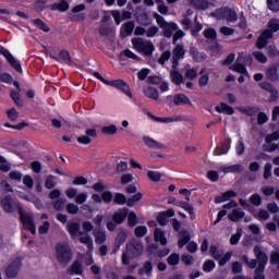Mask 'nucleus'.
I'll return each mask as SVG.
<instances>
[{
  "label": "nucleus",
  "instance_id": "nucleus-16",
  "mask_svg": "<svg viewBox=\"0 0 279 279\" xmlns=\"http://www.w3.org/2000/svg\"><path fill=\"white\" fill-rule=\"evenodd\" d=\"M125 219H128V208H122L116 211L112 216V221L118 226H121Z\"/></svg>",
  "mask_w": 279,
  "mask_h": 279
},
{
  "label": "nucleus",
  "instance_id": "nucleus-44",
  "mask_svg": "<svg viewBox=\"0 0 279 279\" xmlns=\"http://www.w3.org/2000/svg\"><path fill=\"white\" fill-rule=\"evenodd\" d=\"M71 274H76L77 276L84 272V268L80 262H74L70 268Z\"/></svg>",
  "mask_w": 279,
  "mask_h": 279
},
{
  "label": "nucleus",
  "instance_id": "nucleus-1",
  "mask_svg": "<svg viewBox=\"0 0 279 279\" xmlns=\"http://www.w3.org/2000/svg\"><path fill=\"white\" fill-rule=\"evenodd\" d=\"M78 222H68L66 230L71 236V239H78L80 243L86 245L89 252H93V238L84 231H80Z\"/></svg>",
  "mask_w": 279,
  "mask_h": 279
},
{
  "label": "nucleus",
  "instance_id": "nucleus-39",
  "mask_svg": "<svg viewBox=\"0 0 279 279\" xmlns=\"http://www.w3.org/2000/svg\"><path fill=\"white\" fill-rule=\"evenodd\" d=\"M259 86L263 88V90H267V93H271L274 97H278V89L271 85V83L268 82H262L259 83Z\"/></svg>",
  "mask_w": 279,
  "mask_h": 279
},
{
  "label": "nucleus",
  "instance_id": "nucleus-46",
  "mask_svg": "<svg viewBox=\"0 0 279 279\" xmlns=\"http://www.w3.org/2000/svg\"><path fill=\"white\" fill-rule=\"evenodd\" d=\"M267 29L271 31V33L279 32V20L278 19H271L269 20L267 24Z\"/></svg>",
  "mask_w": 279,
  "mask_h": 279
},
{
  "label": "nucleus",
  "instance_id": "nucleus-17",
  "mask_svg": "<svg viewBox=\"0 0 279 279\" xmlns=\"http://www.w3.org/2000/svg\"><path fill=\"white\" fill-rule=\"evenodd\" d=\"M243 62V53L239 54L236 62L230 68L231 71H235L236 73H242L243 75H247V69H245V64Z\"/></svg>",
  "mask_w": 279,
  "mask_h": 279
},
{
  "label": "nucleus",
  "instance_id": "nucleus-59",
  "mask_svg": "<svg viewBox=\"0 0 279 279\" xmlns=\"http://www.w3.org/2000/svg\"><path fill=\"white\" fill-rule=\"evenodd\" d=\"M186 80H197V70L195 69H187L185 71Z\"/></svg>",
  "mask_w": 279,
  "mask_h": 279
},
{
  "label": "nucleus",
  "instance_id": "nucleus-45",
  "mask_svg": "<svg viewBox=\"0 0 279 279\" xmlns=\"http://www.w3.org/2000/svg\"><path fill=\"white\" fill-rule=\"evenodd\" d=\"M192 5L197 10H207L208 0H192Z\"/></svg>",
  "mask_w": 279,
  "mask_h": 279
},
{
  "label": "nucleus",
  "instance_id": "nucleus-10",
  "mask_svg": "<svg viewBox=\"0 0 279 279\" xmlns=\"http://www.w3.org/2000/svg\"><path fill=\"white\" fill-rule=\"evenodd\" d=\"M0 56H3L5 60L9 62V64L12 66V69L17 71V73H23L21 61L16 60V58H14V56H12V53L8 51V49L0 47Z\"/></svg>",
  "mask_w": 279,
  "mask_h": 279
},
{
  "label": "nucleus",
  "instance_id": "nucleus-12",
  "mask_svg": "<svg viewBox=\"0 0 279 279\" xmlns=\"http://www.w3.org/2000/svg\"><path fill=\"white\" fill-rule=\"evenodd\" d=\"M107 86H112L113 88H118V90H121L128 97L132 98V90L130 89V85L125 83L123 80H114V81H109V84Z\"/></svg>",
  "mask_w": 279,
  "mask_h": 279
},
{
  "label": "nucleus",
  "instance_id": "nucleus-54",
  "mask_svg": "<svg viewBox=\"0 0 279 279\" xmlns=\"http://www.w3.org/2000/svg\"><path fill=\"white\" fill-rule=\"evenodd\" d=\"M66 210L69 215H77L80 213V207L73 203L66 205Z\"/></svg>",
  "mask_w": 279,
  "mask_h": 279
},
{
  "label": "nucleus",
  "instance_id": "nucleus-52",
  "mask_svg": "<svg viewBox=\"0 0 279 279\" xmlns=\"http://www.w3.org/2000/svg\"><path fill=\"white\" fill-rule=\"evenodd\" d=\"M59 58L66 62V64H72L73 60H71V54L66 50H62L59 52Z\"/></svg>",
  "mask_w": 279,
  "mask_h": 279
},
{
  "label": "nucleus",
  "instance_id": "nucleus-42",
  "mask_svg": "<svg viewBox=\"0 0 279 279\" xmlns=\"http://www.w3.org/2000/svg\"><path fill=\"white\" fill-rule=\"evenodd\" d=\"M141 199H143V193L137 192L135 195L128 198L126 206H129V208H132L136 205L137 202H141Z\"/></svg>",
  "mask_w": 279,
  "mask_h": 279
},
{
  "label": "nucleus",
  "instance_id": "nucleus-64",
  "mask_svg": "<svg viewBox=\"0 0 279 279\" xmlns=\"http://www.w3.org/2000/svg\"><path fill=\"white\" fill-rule=\"evenodd\" d=\"M23 184L26 185V189H34V179L31 175H25L23 178Z\"/></svg>",
  "mask_w": 279,
  "mask_h": 279
},
{
  "label": "nucleus",
  "instance_id": "nucleus-7",
  "mask_svg": "<svg viewBox=\"0 0 279 279\" xmlns=\"http://www.w3.org/2000/svg\"><path fill=\"white\" fill-rule=\"evenodd\" d=\"M0 204L4 213L9 214L14 213L15 210H19V213H21V208H23L21 207V204L12 198V196L10 195L0 196Z\"/></svg>",
  "mask_w": 279,
  "mask_h": 279
},
{
  "label": "nucleus",
  "instance_id": "nucleus-56",
  "mask_svg": "<svg viewBox=\"0 0 279 279\" xmlns=\"http://www.w3.org/2000/svg\"><path fill=\"white\" fill-rule=\"evenodd\" d=\"M135 236H138L140 239L145 236V234H147V227L145 226H138L137 228H135Z\"/></svg>",
  "mask_w": 279,
  "mask_h": 279
},
{
  "label": "nucleus",
  "instance_id": "nucleus-60",
  "mask_svg": "<svg viewBox=\"0 0 279 279\" xmlns=\"http://www.w3.org/2000/svg\"><path fill=\"white\" fill-rule=\"evenodd\" d=\"M157 221H158L159 226H167V223H169V219L167 218V216L165 215L163 211H161L157 216Z\"/></svg>",
  "mask_w": 279,
  "mask_h": 279
},
{
  "label": "nucleus",
  "instance_id": "nucleus-4",
  "mask_svg": "<svg viewBox=\"0 0 279 279\" xmlns=\"http://www.w3.org/2000/svg\"><path fill=\"white\" fill-rule=\"evenodd\" d=\"M57 262L59 265H69L73 260V251L66 243H59L56 246Z\"/></svg>",
  "mask_w": 279,
  "mask_h": 279
},
{
  "label": "nucleus",
  "instance_id": "nucleus-32",
  "mask_svg": "<svg viewBox=\"0 0 279 279\" xmlns=\"http://www.w3.org/2000/svg\"><path fill=\"white\" fill-rule=\"evenodd\" d=\"M184 56H186V50H184V46L177 45L172 50V58L183 60Z\"/></svg>",
  "mask_w": 279,
  "mask_h": 279
},
{
  "label": "nucleus",
  "instance_id": "nucleus-49",
  "mask_svg": "<svg viewBox=\"0 0 279 279\" xmlns=\"http://www.w3.org/2000/svg\"><path fill=\"white\" fill-rule=\"evenodd\" d=\"M147 178H149L153 182H160V179L162 178V174L158 171L149 170L147 172Z\"/></svg>",
  "mask_w": 279,
  "mask_h": 279
},
{
  "label": "nucleus",
  "instance_id": "nucleus-62",
  "mask_svg": "<svg viewBox=\"0 0 279 279\" xmlns=\"http://www.w3.org/2000/svg\"><path fill=\"white\" fill-rule=\"evenodd\" d=\"M271 163H266L264 166V180H269V178H271Z\"/></svg>",
  "mask_w": 279,
  "mask_h": 279
},
{
  "label": "nucleus",
  "instance_id": "nucleus-36",
  "mask_svg": "<svg viewBox=\"0 0 279 279\" xmlns=\"http://www.w3.org/2000/svg\"><path fill=\"white\" fill-rule=\"evenodd\" d=\"M58 178L53 174H49L46 177L45 180V186L46 189H48L49 191H51V189H56V186L58 185Z\"/></svg>",
  "mask_w": 279,
  "mask_h": 279
},
{
  "label": "nucleus",
  "instance_id": "nucleus-28",
  "mask_svg": "<svg viewBox=\"0 0 279 279\" xmlns=\"http://www.w3.org/2000/svg\"><path fill=\"white\" fill-rule=\"evenodd\" d=\"M243 217H245V211L240 208L233 209L232 213L228 215V219L235 222L243 219Z\"/></svg>",
  "mask_w": 279,
  "mask_h": 279
},
{
  "label": "nucleus",
  "instance_id": "nucleus-21",
  "mask_svg": "<svg viewBox=\"0 0 279 279\" xmlns=\"http://www.w3.org/2000/svg\"><path fill=\"white\" fill-rule=\"evenodd\" d=\"M126 239H128V232H125V230H120L116 238V246L113 248L114 253L119 252V250L121 248V245L125 243Z\"/></svg>",
  "mask_w": 279,
  "mask_h": 279
},
{
  "label": "nucleus",
  "instance_id": "nucleus-61",
  "mask_svg": "<svg viewBox=\"0 0 279 279\" xmlns=\"http://www.w3.org/2000/svg\"><path fill=\"white\" fill-rule=\"evenodd\" d=\"M46 7H47V1H45V0H37L35 2L36 12H43Z\"/></svg>",
  "mask_w": 279,
  "mask_h": 279
},
{
  "label": "nucleus",
  "instance_id": "nucleus-38",
  "mask_svg": "<svg viewBox=\"0 0 279 279\" xmlns=\"http://www.w3.org/2000/svg\"><path fill=\"white\" fill-rule=\"evenodd\" d=\"M238 110L247 117H254L258 113V107H240Z\"/></svg>",
  "mask_w": 279,
  "mask_h": 279
},
{
  "label": "nucleus",
  "instance_id": "nucleus-2",
  "mask_svg": "<svg viewBox=\"0 0 279 279\" xmlns=\"http://www.w3.org/2000/svg\"><path fill=\"white\" fill-rule=\"evenodd\" d=\"M143 243L133 240L126 244L125 252L122 253V265H130L134 258H138L143 254Z\"/></svg>",
  "mask_w": 279,
  "mask_h": 279
},
{
  "label": "nucleus",
  "instance_id": "nucleus-3",
  "mask_svg": "<svg viewBox=\"0 0 279 279\" xmlns=\"http://www.w3.org/2000/svg\"><path fill=\"white\" fill-rule=\"evenodd\" d=\"M153 16L156 20L157 25L162 29L165 38H171L173 37V34L178 32V24H175V22H167V20L158 13H154Z\"/></svg>",
  "mask_w": 279,
  "mask_h": 279
},
{
  "label": "nucleus",
  "instance_id": "nucleus-40",
  "mask_svg": "<svg viewBox=\"0 0 279 279\" xmlns=\"http://www.w3.org/2000/svg\"><path fill=\"white\" fill-rule=\"evenodd\" d=\"M155 241H157L161 245H167V238L165 236V231L158 228L155 229Z\"/></svg>",
  "mask_w": 279,
  "mask_h": 279
},
{
  "label": "nucleus",
  "instance_id": "nucleus-41",
  "mask_svg": "<svg viewBox=\"0 0 279 279\" xmlns=\"http://www.w3.org/2000/svg\"><path fill=\"white\" fill-rule=\"evenodd\" d=\"M151 269H154V266H151V262H145L143 267L138 270V276H151Z\"/></svg>",
  "mask_w": 279,
  "mask_h": 279
},
{
  "label": "nucleus",
  "instance_id": "nucleus-53",
  "mask_svg": "<svg viewBox=\"0 0 279 279\" xmlns=\"http://www.w3.org/2000/svg\"><path fill=\"white\" fill-rule=\"evenodd\" d=\"M267 7L271 12H279V0H267Z\"/></svg>",
  "mask_w": 279,
  "mask_h": 279
},
{
  "label": "nucleus",
  "instance_id": "nucleus-11",
  "mask_svg": "<svg viewBox=\"0 0 279 279\" xmlns=\"http://www.w3.org/2000/svg\"><path fill=\"white\" fill-rule=\"evenodd\" d=\"M22 266L23 263L21 262L20 257L13 259L5 269V276L8 278H16V276H19V272L21 271Z\"/></svg>",
  "mask_w": 279,
  "mask_h": 279
},
{
  "label": "nucleus",
  "instance_id": "nucleus-55",
  "mask_svg": "<svg viewBox=\"0 0 279 279\" xmlns=\"http://www.w3.org/2000/svg\"><path fill=\"white\" fill-rule=\"evenodd\" d=\"M213 269H215V262L214 260L209 259V260L204 263L203 271H206L207 274H210V271H213Z\"/></svg>",
  "mask_w": 279,
  "mask_h": 279
},
{
  "label": "nucleus",
  "instance_id": "nucleus-19",
  "mask_svg": "<svg viewBox=\"0 0 279 279\" xmlns=\"http://www.w3.org/2000/svg\"><path fill=\"white\" fill-rule=\"evenodd\" d=\"M143 142L145 143L146 147H150V149H165V144H161L149 136H143Z\"/></svg>",
  "mask_w": 279,
  "mask_h": 279
},
{
  "label": "nucleus",
  "instance_id": "nucleus-58",
  "mask_svg": "<svg viewBox=\"0 0 279 279\" xmlns=\"http://www.w3.org/2000/svg\"><path fill=\"white\" fill-rule=\"evenodd\" d=\"M64 204H66L65 198H58L54 203L53 206L57 210H64Z\"/></svg>",
  "mask_w": 279,
  "mask_h": 279
},
{
  "label": "nucleus",
  "instance_id": "nucleus-24",
  "mask_svg": "<svg viewBox=\"0 0 279 279\" xmlns=\"http://www.w3.org/2000/svg\"><path fill=\"white\" fill-rule=\"evenodd\" d=\"M170 80L172 84H174L175 86H180V84H184V75L178 72V70H172L170 72Z\"/></svg>",
  "mask_w": 279,
  "mask_h": 279
},
{
  "label": "nucleus",
  "instance_id": "nucleus-20",
  "mask_svg": "<svg viewBox=\"0 0 279 279\" xmlns=\"http://www.w3.org/2000/svg\"><path fill=\"white\" fill-rule=\"evenodd\" d=\"M266 80H268V82H278L279 80L278 65H271L266 70Z\"/></svg>",
  "mask_w": 279,
  "mask_h": 279
},
{
  "label": "nucleus",
  "instance_id": "nucleus-47",
  "mask_svg": "<svg viewBox=\"0 0 279 279\" xmlns=\"http://www.w3.org/2000/svg\"><path fill=\"white\" fill-rule=\"evenodd\" d=\"M168 265H171L172 267L175 265H180V254L178 253H172L168 259H167Z\"/></svg>",
  "mask_w": 279,
  "mask_h": 279
},
{
  "label": "nucleus",
  "instance_id": "nucleus-63",
  "mask_svg": "<svg viewBox=\"0 0 279 279\" xmlns=\"http://www.w3.org/2000/svg\"><path fill=\"white\" fill-rule=\"evenodd\" d=\"M7 114L10 121H16V119H19V111H16L15 108H12L11 110L7 111Z\"/></svg>",
  "mask_w": 279,
  "mask_h": 279
},
{
  "label": "nucleus",
  "instance_id": "nucleus-14",
  "mask_svg": "<svg viewBox=\"0 0 279 279\" xmlns=\"http://www.w3.org/2000/svg\"><path fill=\"white\" fill-rule=\"evenodd\" d=\"M13 86H15V88H17V92H14V89H12L10 92L11 99L14 101V104H16V106H20V108H23V99H21V90H22L21 84H19V82L14 81Z\"/></svg>",
  "mask_w": 279,
  "mask_h": 279
},
{
  "label": "nucleus",
  "instance_id": "nucleus-33",
  "mask_svg": "<svg viewBox=\"0 0 279 279\" xmlns=\"http://www.w3.org/2000/svg\"><path fill=\"white\" fill-rule=\"evenodd\" d=\"M69 8H70L69 1L60 0V2L53 3L50 9L52 11L66 12Z\"/></svg>",
  "mask_w": 279,
  "mask_h": 279
},
{
  "label": "nucleus",
  "instance_id": "nucleus-29",
  "mask_svg": "<svg viewBox=\"0 0 279 279\" xmlns=\"http://www.w3.org/2000/svg\"><path fill=\"white\" fill-rule=\"evenodd\" d=\"M94 239H95V243H97V245H101L102 243H106V231L101 230V229H96L94 231Z\"/></svg>",
  "mask_w": 279,
  "mask_h": 279
},
{
  "label": "nucleus",
  "instance_id": "nucleus-22",
  "mask_svg": "<svg viewBox=\"0 0 279 279\" xmlns=\"http://www.w3.org/2000/svg\"><path fill=\"white\" fill-rule=\"evenodd\" d=\"M173 101L175 106H193V102H191V99L186 97L184 94H175L173 97Z\"/></svg>",
  "mask_w": 279,
  "mask_h": 279
},
{
  "label": "nucleus",
  "instance_id": "nucleus-30",
  "mask_svg": "<svg viewBox=\"0 0 279 279\" xmlns=\"http://www.w3.org/2000/svg\"><path fill=\"white\" fill-rule=\"evenodd\" d=\"M243 171H245V167H243V165H233L222 168L223 173H243Z\"/></svg>",
  "mask_w": 279,
  "mask_h": 279
},
{
  "label": "nucleus",
  "instance_id": "nucleus-27",
  "mask_svg": "<svg viewBox=\"0 0 279 279\" xmlns=\"http://www.w3.org/2000/svg\"><path fill=\"white\" fill-rule=\"evenodd\" d=\"M216 112L222 113V114H229L232 116L234 114V108L231 106H228L226 102H221L220 106H217L215 108Z\"/></svg>",
  "mask_w": 279,
  "mask_h": 279
},
{
  "label": "nucleus",
  "instance_id": "nucleus-43",
  "mask_svg": "<svg viewBox=\"0 0 279 279\" xmlns=\"http://www.w3.org/2000/svg\"><path fill=\"white\" fill-rule=\"evenodd\" d=\"M113 202L119 206H124V204H128V197L123 193H116Z\"/></svg>",
  "mask_w": 279,
  "mask_h": 279
},
{
  "label": "nucleus",
  "instance_id": "nucleus-37",
  "mask_svg": "<svg viewBox=\"0 0 279 279\" xmlns=\"http://www.w3.org/2000/svg\"><path fill=\"white\" fill-rule=\"evenodd\" d=\"M125 56V58H130L131 60H135L136 62H140V57L136 56V53L132 52V50L126 49L124 51H122L119 56V60H121L122 62L125 61V59H123V57Z\"/></svg>",
  "mask_w": 279,
  "mask_h": 279
},
{
  "label": "nucleus",
  "instance_id": "nucleus-31",
  "mask_svg": "<svg viewBox=\"0 0 279 279\" xmlns=\"http://www.w3.org/2000/svg\"><path fill=\"white\" fill-rule=\"evenodd\" d=\"M230 197H236V192L234 191L225 192L220 196H216L215 202L216 204H221L223 202H228Z\"/></svg>",
  "mask_w": 279,
  "mask_h": 279
},
{
  "label": "nucleus",
  "instance_id": "nucleus-26",
  "mask_svg": "<svg viewBox=\"0 0 279 279\" xmlns=\"http://www.w3.org/2000/svg\"><path fill=\"white\" fill-rule=\"evenodd\" d=\"M134 32V22H126L122 25L121 36L122 38H128V36H132Z\"/></svg>",
  "mask_w": 279,
  "mask_h": 279
},
{
  "label": "nucleus",
  "instance_id": "nucleus-6",
  "mask_svg": "<svg viewBox=\"0 0 279 279\" xmlns=\"http://www.w3.org/2000/svg\"><path fill=\"white\" fill-rule=\"evenodd\" d=\"M213 16H215V19H218V21L226 19L227 23H236V21H239V14L236 13V11L228 7L217 9L213 13Z\"/></svg>",
  "mask_w": 279,
  "mask_h": 279
},
{
  "label": "nucleus",
  "instance_id": "nucleus-50",
  "mask_svg": "<svg viewBox=\"0 0 279 279\" xmlns=\"http://www.w3.org/2000/svg\"><path fill=\"white\" fill-rule=\"evenodd\" d=\"M250 202L251 204H253V206H260V204H263V197L260 196V194H253L250 197Z\"/></svg>",
  "mask_w": 279,
  "mask_h": 279
},
{
  "label": "nucleus",
  "instance_id": "nucleus-5",
  "mask_svg": "<svg viewBox=\"0 0 279 279\" xmlns=\"http://www.w3.org/2000/svg\"><path fill=\"white\" fill-rule=\"evenodd\" d=\"M132 44L134 49L137 50L138 53H144V56H151V53L156 51L154 44L143 38H133Z\"/></svg>",
  "mask_w": 279,
  "mask_h": 279
},
{
  "label": "nucleus",
  "instance_id": "nucleus-48",
  "mask_svg": "<svg viewBox=\"0 0 279 279\" xmlns=\"http://www.w3.org/2000/svg\"><path fill=\"white\" fill-rule=\"evenodd\" d=\"M136 223H138V218L136 217V213L131 211L128 216V226H130V228H134Z\"/></svg>",
  "mask_w": 279,
  "mask_h": 279
},
{
  "label": "nucleus",
  "instance_id": "nucleus-23",
  "mask_svg": "<svg viewBox=\"0 0 279 279\" xmlns=\"http://www.w3.org/2000/svg\"><path fill=\"white\" fill-rule=\"evenodd\" d=\"M143 93L145 97H148V99H154V101H158V99H160V94L156 87L148 86L144 88Z\"/></svg>",
  "mask_w": 279,
  "mask_h": 279
},
{
  "label": "nucleus",
  "instance_id": "nucleus-34",
  "mask_svg": "<svg viewBox=\"0 0 279 279\" xmlns=\"http://www.w3.org/2000/svg\"><path fill=\"white\" fill-rule=\"evenodd\" d=\"M32 23L33 25L38 27V29H41V32H45L46 34H49V32H51V27H49V25H47V23H45V21L40 19L32 20Z\"/></svg>",
  "mask_w": 279,
  "mask_h": 279
},
{
  "label": "nucleus",
  "instance_id": "nucleus-51",
  "mask_svg": "<svg viewBox=\"0 0 279 279\" xmlns=\"http://www.w3.org/2000/svg\"><path fill=\"white\" fill-rule=\"evenodd\" d=\"M253 57L255 58V60H257V62H260V64L267 63V56H265V53L260 51H254Z\"/></svg>",
  "mask_w": 279,
  "mask_h": 279
},
{
  "label": "nucleus",
  "instance_id": "nucleus-15",
  "mask_svg": "<svg viewBox=\"0 0 279 279\" xmlns=\"http://www.w3.org/2000/svg\"><path fill=\"white\" fill-rule=\"evenodd\" d=\"M147 114L150 119H153V121H157V123H175L178 121L183 120L182 116H173V117H168V118H158V117H156V116H154L149 112Z\"/></svg>",
  "mask_w": 279,
  "mask_h": 279
},
{
  "label": "nucleus",
  "instance_id": "nucleus-8",
  "mask_svg": "<svg viewBox=\"0 0 279 279\" xmlns=\"http://www.w3.org/2000/svg\"><path fill=\"white\" fill-rule=\"evenodd\" d=\"M20 219L23 223L24 230H28L32 234H36V226L34 225V216L20 208Z\"/></svg>",
  "mask_w": 279,
  "mask_h": 279
},
{
  "label": "nucleus",
  "instance_id": "nucleus-9",
  "mask_svg": "<svg viewBox=\"0 0 279 279\" xmlns=\"http://www.w3.org/2000/svg\"><path fill=\"white\" fill-rule=\"evenodd\" d=\"M253 252L258 263L256 267L257 271H265V267L269 260V256H267V253L263 252V250L258 245L254 246Z\"/></svg>",
  "mask_w": 279,
  "mask_h": 279
},
{
  "label": "nucleus",
  "instance_id": "nucleus-25",
  "mask_svg": "<svg viewBox=\"0 0 279 279\" xmlns=\"http://www.w3.org/2000/svg\"><path fill=\"white\" fill-rule=\"evenodd\" d=\"M190 56L193 58L194 62H204L206 60V53L199 52L197 48H190Z\"/></svg>",
  "mask_w": 279,
  "mask_h": 279
},
{
  "label": "nucleus",
  "instance_id": "nucleus-13",
  "mask_svg": "<svg viewBox=\"0 0 279 279\" xmlns=\"http://www.w3.org/2000/svg\"><path fill=\"white\" fill-rule=\"evenodd\" d=\"M271 38H274V33L269 29H265L257 38V41H256L257 49H265V47L269 45V40H271Z\"/></svg>",
  "mask_w": 279,
  "mask_h": 279
},
{
  "label": "nucleus",
  "instance_id": "nucleus-18",
  "mask_svg": "<svg viewBox=\"0 0 279 279\" xmlns=\"http://www.w3.org/2000/svg\"><path fill=\"white\" fill-rule=\"evenodd\" d=\"M175 206H179V208H183V210H186L190 215V219H195V207L193 205L184 202V201H177Z\"/></svg>",
  "mask_w": 279,
  "mask_h": 279
},
{
  "label": "nucleus",
  "instance_id": "nucleus-57",
  "mask_svg": "<svg viewBox=\"0 0 279 279\" xmlns=\"http://www.w3.org/2000/svg\"><path fill=\"white\" fill-rule=\"evenodd\" d=\"M101 132H102V134L112 135V134H114V133L117 132V125L111 124V125H109V126H104V128L101 129Z\"/></svg>",
  "mask_w": 279,
  "mask_h": 279
},
{
  "label": "nucleus",
  "instance_id": "nucleus-35",
  "mask_svg": "<svg viewBox=\"0 0 279 279\" xmlns=\"http://www.w3.org/2000/svg\"><path fill=\"white\" fill-rule=\"evenodd\" d=\"M189 241H191V234H189L187 231H181L179 233L178 246L182 248L184 245H186V243H189Z\"/></svg>",
  "mask_w": 279,
  "mask_h": 279
}]
</instances>
